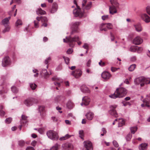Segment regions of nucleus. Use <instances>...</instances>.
<instances>
[{
	"mask_svg": "<svg viewBox=\"0 0 150 150\" xmlns=\"http://www.w3.org/2000/svg\"><path fill=\"white\" fill-rule=\"evenodd\" d=\"M73 52V50L72 49H69L67 52V54H71Z\"/></svg>",
	"mask_w": 150,
	"mask_h": 150,
	"instance_id": "e2e57ef3",
	"label": "nucleus"
},
{
	"mask_svg": "<svg viewBox=\"0 0 150 150\" xmlns=\"http://www.w3.org/2000/svg\"><path fill=\"white\" fill-rule=\"evenodd\" d=\"M64 98L62 96H57L55 98L54 100L55 102H58L61 101Z\"/></svg>",
	"mask_w": 150,
	"mask_h": 150,
	"instance_id": "c9c22d12",
	"label": "nucleus"
},
{
	"mask_svg": "<svg viewBox=\"0 0 150 150\" xmlns=\"http://www.w3.org/2000/svg\"><path fill=\"white\" fill-rule=\"evenodd\" d=\"M107 29H112L113 28V25L112 24L110 23H106Z\"/></svg>",
	"mask_w": 150,
	"mask_h": 150,
	"instance_id": "c03bdc74",
	"label": "nucleus"
},
{
	"mask_svg": "<svg viewBox=\"0 0 150 150\" xmlns=\"http://www.w3.org/2000/svg\"><path fill=\"white\" fill-rule=\"evenodd\" d=\"M11 89L12 92L13 93H16L18 91V90L17 88L14 86L12 87Z\"/></svg>",
	"mask_w": 150,
	"mask_h": 150,
	"instance_id": "79ce46f5",
	"label": "nucleus"
},
{
	"mask_svg": "<svg viewBox=\"0 0 150 150\" xmlns=\"http://www.w3.org/2000/svg\"><path fill=\"white\" fill-rule=\"evenodd\" d=\"M52 80L55 81L54 82V85L58 87L60 86V83L62 82V80L59 78L56 77H54L52 78Z\"/></svg>",
	"mask_w": 150,
	"mask_h": 150,
	"instance_id": "f8f14e48",
	"label": "nucleus"
},
{
	"mask_svg": "<svg viewBox=\"0 0 150 150\" xmlns=\"http://www.w3.org/2000/svg\"><path fill=\"white\" fill-rule=\"evenodd\" d=\"M142 39L139 36H137L133 40V43L136 45H139L142 42Z\"/></svg>",
	"mask_w": 150,
	"mask_h": 150,
	"instance_id": "ddd939ff",
	"label": "nucleus"
},
{
	"mask_svg": "<svg viewBox=\"0 0 150 150\" xmlns=\"http://www.w3.org/2000/svg\"><path fill=\"white\" fill-rule=\"evenodd\" d=\"M117 107L116 105H111L110 107V110L109 111V113L113 116L116 117H118V114L115 110V108Z\"/></svg>",
	"mask_w": 150,
	"mask_h": 150,
	"instance_id": "423d86ee",
	"label": "nucleus"
},
{
	"mask_svg": "<svg viewBox=\"0 0 150 150\" xmlns=\"http://www.w3.org/2000/svg\"><path fill=\"white\" fill-rule=\"evenodd\" d=\"M87 2V0H83L82 3V8L83 9L86 8V9H89L91 7L92 4L91 2L88 4L86 6H85Z\"/></svg>",
	"mask_w": 150,
	"mask_h": 150,
	"instance_id": "2eb2a0df",
	"label": "nucleus"
},
{
	"mask_svg": "<svg viewBox=\"0 0 150 150\" xmlns=\"http://www.w3.org/2000/svg\"><path fill=\"white\" fill-rule=\"evenodd\" d=\"M137 46H131L130 49V51L132 52H135L137 50Z\"/></svg>",
	"mask_w": 150,
	"mask_h": 150,
	"instance_id": "e433bc0d",
	"label": "nucleus"
},
{
	"mask_svg": "<svg viewBox=\"0 0 150 150\" xmlns=\"http://www.w3.org/2000/svg\"><path fill=\"white\" fill-rule=\"evenodd\" d=\"M79 38L78 36H76L74 38H71V37L69 36L66 37V39H64L63 41L64 42H69V46L71 47H73L74 46V43L75 42H77L78 44L79 45H80L81 44V42L79 41Z\"/></svg>",
	"mask_w": 150,
	"mask_h": 150,
	"instance_id": "f03ea898",
	"label": "nucleus"
},
{
	"mask_svg": "<svg viewBox=\"0 0 150 150\" xmlns=\"http://www.w3.org/2000/svg\"><path fill=\"white\" fill-rule=\"evenodd\" d=\"M57 4L55 2L54 3L50 10V13H54L57 11Z\"/></svg>",
	"mask_w": 150,
	"mask_h": 150,
	"instance_id": "b1692460",
	"label": "nucleus"
},
{
	"mask_svg": "<svg viewBox=\"0 0 150 150\" xmlns=\"http://www.w3.org/2000/svg\"><path fill=\"white\" fill-rule=\"evenodd\" d=\"M26 150H35L34 148L31 146L28 147L26 148Z\"/></svg>",
	"mask_w": 150,
	"mask_h": 150,
	"instance_id": "774afa93",
	"label": "nucleus"
},
{
	"mask_svg": "<svg viewBox=\"0 0 150 150\" xmlns=\"http://www.w3.org/2000/svg\"><path fill=\"white\" fill-rule=\"evenodd\" d=\"M33 72L35 73H36V74L34 75V76L35 77H36L38 76L39 75V73H38V70L36 69H33Z\"/></svg>",
	"mask_w": 150,
	"mask_h": 150,
	"instance_id": "09e8293b",
	"label": "nucleus"
},
{
	"mask_svg": "<svg viewBox=\"0 0 150 150\" xmlns=\"http://www.w3.org/2000/svg\"><path fill=\"white\" fill-rule=\"evenodd\" d=\"M102 131L103 132V133L101 134V135L102 136H103L106 133V131L105 129L104 128H102Z\"/></svg>",
	"mask_w": 150,
	"mask_h": 150,
	"instance_id": "680f3d73",
	"label": "nucleus"
},
{
	"mask_svg": "<svg viewBox=\"0 0 150 150\" xmlns=\"http://www.w3.org/2000/svg\"><path fill=\"white\" fill-rule=\"evenodd\" d=\"M79 136L81 137V138L82 139H83V136H84V132L83 131V130H80L79 131Z\"/></svg>",
	"mask_w": 150,
	"mask_h": 150,
	"instance_id": "37998d69",
	"label": "nucleus"
},
{
	"mask_svg": "<svg viewBox=\"0 0 150 150\" xmlns=\"http://www.w3.org/2000/svg\"><path fill=\"white\" fill-rule=\"evenodd\" d=\"M11 64L10 59L8 56H6L3 60L2 65L4 67H6Z\"/></svg>",
	"mask_w": 150,
	"mask_h": 150,
	"instance_id": "1a4fd4ad",
	"label": "nucleus"
},
{
	"mask_svg": "<svg viewBox=\"0 0 150 150\" xmlns=\"http://www.w3.org/2000/svg\"><path fill=\"white\" fill-rule=\"evenodd\" d=\"M83 47L86 50L88 49V45L87 43H85L83 46Z\"/></svg>",
	"mask_w": 150,
	"mask_h": 150,
	"instance_id": "bf43d9fd",
	"label": "nucleus"
},
{
	"mask_svg": "<svg viewBox=\"0 0 150 150\" xmlns=\"http://www.w3.org/2000/svg\"><path fill=\"white\" fill-rule=\"evenodd\" d=\"M25 143V142L23 140H21L18 142V144L21 147L24 146Z\"/></svg>",
	"mask_w": 150,
	"mask_h": 150,
	"instance_id": "a18cd8bd",
	"label": "nucleus"
},
{
	"mask_svg": "<svg viewBox=\"0 0 150 150\" xmlns=\"http://www.w3.org/2000/svg\"><path fill=\"white\" fill-rule=\"evenodd\" d=\"M5 27V28L3 31L4 33L9 31L10 29V27L9 25Z\"/></svg>",
	"mask_w": 150,
	"mask_h": 150,
	"instance_id": "58836bf2",
	"label": "nucleus"
},
{
	"mask_svg": "<svg viewBox=\"0 0 150 150\" xmlns=\"http://www.w3.org/2000/svg\"><path fill=\"white\" fill-rule=\"evenodd\" d=\"M143 103L141 104L142 107L146 106L149 107L150 106V101L147 99H144L143 100Z\"/></svg>",
	"mask_w": 150,
	"mask_h": 150,
	"instance_id": "393cba45",
	"label": "nucleus"
},
{
	"mask_svg": "<svg viewBox=\"0 0 150 150\" xmlns=\"http://www.w3.org/2000/svg\"><path fill=\"white\" fill-rule=\"evenodd\" d=\"M80 23L79 22H76L73 23L72 26V31L71 34H73L74 33L77 32L78 31V26L80 24Z\"/></svg>",
	"mask_w": 150,
	"mask_h": 150,
	"instance_id": "0eeeda50",
	"label": "nucleus"
},
{
	"mask_svg": "<svg viewBox=\"0 0 150 150\" xmlns=\"http://www.w3.org/2000/svg\"><path fill=\"white\" fill-rule=\"evenodd\" d=\"M134 82L137 84H140L141 86H144V84H149L150 83V79L146 78L144 77H139L135 79L134 81Z\"/></svg>",
	"mask_w": 150,
	"mask_h": 150,
	"instance_id": "7ed1b4c3",
	"label": "nucleus"
},
{
	"mask_svg": "<svg viewBox=\"0 0 150 150\" xmlns=\"http://www.w3.org/2000/svg\"><path fill=\"white\" fill-rule=\"evenodd\" d=\"M90 99L88 97H84L82 99V102L81 105H82L83 104L85 105H87L89 104L90 102Z\"/></svg>",
	"mask_w": 150,
	"mask_h": 150,
	"instance_id": "aec40b11",
	"label": "nucleus"
},
{
	"mask_svg": "<svg viewBox=\"0 0 150 150\" xmlns=\"http://www.w3.org/2000/svg\"><path fill=\"white\" fill-rule=\"evenodd\" d=\"M136 65L135 64L131 65L128 68L129 71H133L136 68Z\"/></svg>",
	"mask_w": 150,
	"mask_h": 150,
	"instance_id": "4c0bfd02",
	"label": "nucleus"
},
{
	"mask_svg": "<svg viewBox=\"0 0 150 150\" xmlns=\"http://www.w3.org/2000/svg\"><path fill=\"white\" fill-rule=\"evenodd\" d=\"M51 74V73L50 72V74L48 73L47 70L45 69H43L41 71L40 74L45 78L48 77L49 75Z\"/></svg>",
	"mask_w": 150,
	"mask_h": 150,
	"instance_id": "412c9836",
	"label": "nucleus"
},
{
	"mask_svg": "<svg viewBox=\"0 0 150 150\" xmlns=\"http://www.w3.org/2000/svg\"><path fill=\"white\" fill-rule=\"evenodd\" d=\"M137 127H130V129L131 133L133 134H134L137 130Z\"/></svg>",
	"mask_w": 150,
	"mask_h": 150,
	"instance_id": "a19ab883",
	"label": "nucleus"
},
{
	"mask_svg": "<svg viewBox=\"0 0 150 150\" xmlns=\"http://www.w3.org/2000/svg\"><path fill=\"white\" fill-rule=\"evenodd\" d=\"M143 50V48L142 47H137V51L138 53H140Z\"/></svg>",
	"mask_w": 150,
	"mask_h": 150,
	"instance_id": "5fc2aeb1",
	"label": "nucleus"
},
{
	"mask_svg": "<svg viewBox=\"0 0 150 150\" xmlns=\"http://www.w3.org/2000/svg\"><path fill=\"white\" fill-rule=\"evenodd\" d=\"M40 18L39 17L36 18V20L34 21V26L35 28H38L39 27V21L40 20Z\"/></svg>",
	"mask_w": 150,
	"mask_h": 150,
	"instance_id": "cd10ccee",
	"label": "nucleus"
},
{
	"mask_svg": "<svg viewBox=\"0 0 150 150\" xmlns=\"http://www.w3.org/2000/svg\"><path fill=\"white\" fill-rule=\"evenodd\" d=\"M93 114L91 112L87 113L86 115L87 119L89 120H91L93 117Z\"/></svg>",
	"mask_w": 150,
	"mask_h": 150,
	"instance_id": "c756f323",
	"label": "nucleus"
},
{
	"mask_svg": "<svg viewBox=\"0 0 150 150\" xmlns=\"http://www.w3.org/2000/svg\"><path fill=\"white\" fill-rule=\"evenodd\" d=\"M74 104L71 101H69L67 104V106L69 109H71L74 106Z\"/></svg>",
	"mask_w": 150,
	"mask_h": 150,
	"instance_id": "72a5a7b5",
	"label": "nucleus"
},
{
	"mask_svg": "<svg viewBox=\"0 0 150 150\" xmlns=\"http://www.w3.org/2000/svg\"><path fill=\"white\" fill-rule=\"evenodd\" d=\"M40 20H41L42 22V23L41 25L42 26H44L46 27L47 25V23L48 22V20L47 18L45 17H40Z\"/></svg>",
	"mask_w": 150,
	"mask_h": 150,
	"instance_id": "dca6fc26",
	"label": "nucleus"
},
{
	"mask_svg": "<svg viewBox=\"0 0 150 150\" xmlns=\"http://www.w3.org/2000/svg\"><path fill=\"white\" fill-rule=\"evenodd\" d=\"M99 64L101 67H103L105 65V63L103 62L101 60H100V61L98 63Z\"/></svg>",
	"mask_w": 150,
	"mask_h": 150,
	"instance_id": "4d7b16f0",
	"label": "nucleus"
},
{
	"mask_svg": "<svg viewBox=\"0 0 150 150\" xmlns=\"http://www.w3.org/2000/svg\"><path fill=\"white\" fill-rule=\"evenodd\" d=\"M134 26L135 30L138 32H140L142 30V28L141 25L139 23H137L134 25Z\"/></svg>",
	"mask_w": 150,
	"mask_h": 150,
	"instance_id": "bb28decb",
	"label": "nucleus"
},
{
	"mask_svg": "<svg viewBox=\"0 0 150 150\" xmlns=\"http://www.w3.org/2000/svg\"><path fill=\"white\" fill-rule=\"evenodd\" d=\"M116 6L114 5L109 6V12L110 14H113L117 12V10L116 9Z\"/></svg>",
	"mask_w": 150,
	"mask_h": 150,
	"instance_id": "5701e85b",
	"label": "nucleus"
},
{
	"mask_svg": "<svg viewBox=\"0 0 150 150\" xmlns=\"http://www.w3.org/2000/svg\"><path fill=\"white\" fill-rule=\"evenodd\" d=\"M147 13L150 15V7L148 6L146 8Z\"/></svg>",
	"mask_w": 150,
	"mask_h": 150,
	"instance_id": "69168bd1",
	"label": "nucleus"
},
{
	"mask_svg": "<svg viewBox=\"0 0 150 150\" xmlns=\"http://www.w3.org/2000/svg\"><path fill=\"white\" fill-rule=\"evenodd\" d=\"M122 103L124 106H126L128 105H131L130 103L129 102H126L125 101H123Z\"/></svg>",
	"mask_w": 150,
	"mask_h": 150,
	"instance_id": "6e6d98bb",
	"label": "nucleus"
},
{
	"mask_svg": "<svg viewBox=\"0 0 150 150\" xmlns=\"http://www.w3.org/2000/svg\"><path fill=\"white\" fill-rule=\"evenodd\" d=\"M62 147L63 150H72L73 148L72 145L68 142L63 144Z\"/></svg>",
	"mask_w": 150,
	"mask_h": 150,
	"instance_id": "9d476101",
	"label": "nucleus"
},
{
	"mask_svg": "<svg viewBox=\"0 0 150 150\" xmlns=\"http://www.w3.org/2000/svg\"><path fill=\"white\" fill-rule=\"evenodd\" d=\"M36 13L37 14L44 15L46 14V12L40 8L38 9L36 11Z\"/></svg>",
	"mask_w": 150,
	"mask_h": 150,
	"instance_id": "2f4dec72",
	"label": "nucleus"
},
{
	"mask_svg": "<svg viewBox=\"0 0 150 150\" xmlns=\"http://www.w3.org/2000/svg\"><path fill=\"white\" fill-rule=\"evenodd\" d=\"M63 58L64 59L66 63L67 64H68L69 63V61L70 60L69 58L65 57H63Z\"/></svg>",
	"mask_w": 150,
	"mask_h": 150,
	"instance_id": "de8ad7c7",
	"label": "nucleus"
},
{
	"mask_svg": "<svg viewBox=\"0 0 150 150\" xmlns=\"http://www.w3.org/2000/svg\"><path fill=\"white\" fill-rule=\"evenodd\" d=\"M39 132L41 134H42L44 132V129L42 128H40L38 129Z\"/></svg>",
	"mask_w": 150,
	"mask_h": 150,
	"instance_id": "0e129e2a",
	"label": "nucleus"
},
{
	"mask_svg": "<svg viewBox=\"0 0 150 150\" xmlns=\"http://www.w3.org/2000/svg\"><path fill=\"white\" fill-rule=\"evenodd\" d=\"M132 136L131 134H129L127 135L126 137V139L127 141H129L130 140L132 137Z\"/></svg>",
	"mask_w": 150,
	"mask_h": 150,
	"instance_id": "8fccbe9b",
	"label": "nucleus"
},
{
	"mask_svg": "<svg viewBox=\"0 0 150 150\" xmlns=\"http://www.w3.org/2000/svg\"><path fill=\"white\" fill-rule=\"evenodd\" d=\"M71 74L75 78H78L81 76L82 74V72L79 69H76L75 71H72Z\"/></svg>",
	"mask_w": 150,
	"mask_h": 150,
	"instance_id": "6e6552de",
	"label": "nucleus"
},
{
	"mask_svg": "<svg viewBox=\"0 0 150 150\" xmlns=\"http://www.w3.org/2000/svg\"><path fill=\"white\" fill-rule=\"evenodd\" d=\"M101 76L104 79L108 80L110 78L111 75L109 72L104 71L102 73Z\"/></svg>",
	"mask_w": 150,
	"mask_h": 150,
	"instance_id": "f3484780",
	"label": "nucleus"
},
{
	"mask_svg": "<svg viewBox=\"0 0 150 150\" xmlns=\"http://www.w3.org/2000/svg\"><path fill=\"white\" fill-rule=\"evenodd\" d=\"M28 117L25 115H22L20 120L21 124H24L28 122Z\"/></svg>",
	"mask_w": 150,
	"mask_h": 150,
	"instance_id": "a878e982",
	"label": "nucleus"
},
{
	"mask_svg": "<svg viewBox=\"0 0 150 150\" xmlns=\"http://www.w3.org/2000/svg\"><path fill=\"white\" fill-rule=\"evenodd\" d=\"M51 58L50 57H48L46 59H45V63L46 64H47L50 61Z\"/></svg>",
	"mask_w": 150,
	"mask_h": 150,
	"instance_id": "13d9d810",
	"label": "nucleus"
},
{
	"mask_svg": "<svg viewBox=\"0 0 150 150\" xmlns=\"http://www.w3.org/2000/svg\"><path fill=\"white\" fill-rule=\"evenodd\" d=\"M22 22L21 20L20 19H18L16 22V26H18L19 25H22Z\"/></svg>",
	"mask_w": 150,
	"mask_h": 150,
	"instance_id": "603ef678",
	"label": "nucleus"
},
{
	"mask_svg": "<svg viewBox=\"0 0 150 150\" xmlns=\"http://www.w3.org/2000/svg\"><path fill=\"white\" fill-rule=\"evenodd\" d=\"M127 93L126 90L123 88H120L117 89L114 94L110 95L109 96L112 98H122L125 96Z\"/></svg>",
	"mask_w": 150,
	"mask_h": 150,
	"instance_id": "f257e3e1",
	"label": "nucleus"
},
{
	"mask_svg": "<svg viewBox=\"0 0 150 150\" xmlns=\"http://www.w3.org/2000/svg\"><path fill=\"white\" fill-rule=\"evenodd\" d=\"M108 15L104 16L102 17V19L103 20H106L108 18Z\"/></svg>",
	"mask_w": 150,
	"mask_h": 150,
	"instance_id": "338daca9",
	"label": "nucleus"
},
{
	"mask_svg": "<svg viewBox=\"0 0 150 150\" xmlns=\"http://www.w3.org/2000/svg\"><path fill=\"white\" fill-rule=\"evenodd\" d=\"M38 110L39 112L40 113V115H42L45 112V107L43 106H39Z\"/></svg>",
	"mask_w": 150,
	"mask_h": 150,
	"instance_id": "c85d7f7f",
	"label": "nucleus"
},
{
	"mask_svg": "<svg viewBox=\"0 0 150 150\" xmlns=\"http://www.w3.org/2000/svg\"><path fill=\"white\" fill-rule=\"evenodd\" d=\"M37 100L33 98H28L26 99L24 101V104L28 106H30L34 103H37Z\"/></svg>",
	"mask_w": 150,
	"mask_h": 150,
	"instance_id": "39448f33",
	"label": "nucleus"
},
{
	"mask_svg": "<svg viewBox=\"0 0 150 150\" xmlns=\"http://www.w3.org/2000/svg\"><path fill=\"white\" fill-rule=\"evenodd\" d=\"M119 68H116L113 67H112L111 68V70L112 72H115L116 71H117L118 69H119Z\"/></svg>",
	"mask_w": 150,
	"mask_h": 150,
	"instance_id": "052dcab7",
	"label": "nucleus"
},
{
	"mask_svg": "<svg viewBox=\"0 0 150 150\" xmlns=\"http://www.w3.org/2000/svg\"><path fill=\"white\" fill-rule=\"evenodd\" d=\"M142 19L146 23L150 22V17L146 14H143L141 15Z\"/></svg>",
	"mask_w": 150,
	"mask_h": 150,
	"instance_id": "a211bd4d",
	"label": "nucleus"
},
{
	"mask_svg": "<svg viewBox=\"0 0 150 150\" xmlns=\"http://www.w3.org/2000/svg\"><path fill=\"white\" fill-rule=\"evenodd\" d=\"M100 30L101 31L104 30L107 31V29L106 27V23H102L100 26Z\"/></svg>",
	"mask_w": 150,
	"mask_h": 150,
	"instance_id": "473e14b6",
	"label": "nucleus"
},
{
	"mask_svg": "<svg viewBox=\"0 0 150 150\" xmlns=\"http://www.w3.org/2000/svg\"><path fill=\"white\" fill-rule=\"evenodd\" d=\"M30 86L32 90H35L37 86L35 83H31L30 84Z\"/></svg>",
	"mask_w": 150,
	"mask_h": 150,
	"instance_id": "49530a36",
	"label": "nucleus"
},
{
	"mask_svg": "<svg viewBox=\"0 0 150 150\" xmlns=\"http://www.w3.org/2000/svg\"><path fill=\"white\" fill-rule=\"evenodd\" d=\"M110 1L112 5L115 6L117 7L118 6L119 4L117 0H110Z\"/></svg>",
	"mask_w": 150,
	"mask_h": 150,
	"instance_id": "f704fd0d",
	"label": "nucleus"
},
{
	"mask_svg": "<svg viewBox=\"0 0 150 150\" xmlns=\"http://www.w3.org/2000/svg\"><path fill=\"white\" fill-rule=\"evenodd\" d=\"M12 120V118L11 117H9V118H7L6 120L5 121H6V123H7V124H9L11 122Z\"/></svg>",
	"mask_w": 150,
	"mask_h": 150,
	"instance_id": "3c124183",
	"label": "nucleus"
},
{
	"mask_svg": "<svg viewBox=\"0 0 150 150\" xmlns=\"http://www.w3.org/2000/svg\"><path fill=\"white\" fill-rule=\"evenodd\" d=\"M73 12L76 17L79 16V17H81L83 15V13L81 11L80 9L79 8H78L77 9L74 10Z\"/></svg>",
	"mask_w": 150,
	"mask_h": 150,
	"instance_id": "4468645a",
	"label": "nucleus"
},
{
	"mask_svg": "<svg viewBox=\"0 0 150 150\" xmlns=\"http://www.w3.org/2000/svg\"><path fill=\"white\" fill-rule=\"evenodd\" d=\"M10 18L11 17H9L3 19L1 21L2 25L4 26H6L9 25V20Z\"/></svg>",
	"mask_w": 150,
	"mask_h": 150,
	"instance_id": "4be33fe9",
	"label": "nucleus"
},
{
	"mask_svg": "<svg viewBox=\"0 0 150 150\" xmlns=\"http://www.w3.org/2000/svg\"><path fill=\"white\" fill-rule=\"evenodd\" d=\"M71 136L68 134L66 135L65 136L62 137L60 138V140H64L70 137Z\"/></svg>",
	"mask_w": 150,
	"mask_h": 150,
	"instance_id": "ea45409f",
	"label": "nucleus"
},
{
	"mask_svg": "<svg viewBox=\"0 0 150 150\" xmlns=\"http://www.w3.org/2000/svg\"><path fill=\"white\" fill-rule=\"evenodd\" d=\"M113 145L115 147L117 148L119 146V145L118 143L115 140H114L113 142Z\"/></svg>",
	"mask_w": 150,
	"mask_h": 150,
	"instance_id": "864d4df0",
	"label": "nucleus"
},
{
	"mask_svg": "<svg viewBox=\"0 0 150 150\" xmlns=\"http://www.w3.org/2000/svg\"><path fill=\"white\" fill-rule=\"evenodd\" d=\"M47 135L48 138L53 140H57L59 137L57 133L52 130H49L47 133Z\"/></svg>",
	"mask_w": 150,
	"mask_h": 150,
	"instance_id": "20e7f679",
	"label": "nucleus"
},
{
	"mask_svg": "<svg viewBox=\"0 0 150 150\" xmlns=\"http://www.w3.org/2000/svg\"><path fill=\"white\" fill-rule=\"evenodd\" d=\"M84 146L87 150H92V144L91 142L88 141L84 142Z\"/></svg>",
	"mask_w": 150,
	"mask_h": 150,
	"instance_id": "9b49d317",
	"label": "nucleus"
},
{
	"mask_svg": "<svg viewBox=\"0 0 150 150\" xmlns=\"http://www.w3.org/2000/svg\"><path fill=\"white\" fill-rule=\"evenodd\" d=\"M118 121V127H120L125 125V121L122 118L119 119H116L115 120V121L113 122V125L115 124V121Z\"/></svg>",
	"mask_w": 150,
	"mask_h": 150,
	"instance_id": "6ab92c4d",
	"label": "nucleus"
},
{
	"mask_svg": "<svg viewBox=\"0 0 150 150\" xmlns=\"http://www.w3.org/2000/svg\"><path fill=\"white\" fill-rule=\"evenodd\" d=\"M147 144L145 143L142 144L139 146V149L140 150H144L146 149L147 148Z\"/></svg>",
	"mask_w": 150,
	"mask_h": 150,
	"instance_id": "7c9ffc66",
	"label": "nucleus"
}]
</instances>
